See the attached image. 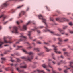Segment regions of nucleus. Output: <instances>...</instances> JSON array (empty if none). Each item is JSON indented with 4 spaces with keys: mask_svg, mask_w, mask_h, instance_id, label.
Here are the masks:
<instances>
[{
    "mask_svg": "<svg viewBox=\"0 0 73 73\" xmlns=\"http://www.w3.org/2000/svg\"><path fill=\"white\" fill-rule=\"evenodd\" d=\"M65 35L66 36H69V35L67 33H66L65 34Z\"/></svg>",
    "mask_w": 73,
    "mask_h": 73,
    "instance_id": "49",
    "label": "nucleus"
},
{
    "mask_svg": "<svg viewBox=\"0 0 73 73\" xmlns=\"http://www.w3.org/2000/svg\"><path fill=\"white\" fill-rule=\"evenodd\" d=\"M37 43H38V44H41V42L39 41H38Z\"/></svg>",
    "mask_w": 73,
    "mask_h": 73,
    "instance_id": "40",
    "label": "nucleus"
},
{
    "mask_svg": "<svg viewBox=\"0 0 73 73\" xmlns=\"http://www.w3.org/2000/svg\"><path fill=\"white\" fill-rule=\"evenodd\" d=\"M70 33L71 34H72L73 33V31H71L70 32Z\"/></svg>",
    "mask_w": 73,
    "mask_h": 73,
    "instance_id": "45",
    "label": "nucleus"
},
{
    "mask_svg": "<svg viewBox=\"0 0 73 73\" xmlns=\"http://www.w3.org/2000/svg\"><path fill=\"white\" fill-rule=\"evenodd\" d=\"M37 31L38 33H41V31L40 30H37Z\"/></svg>",
    "mask_w": 73,
    "mask_h": 73,
    "instance_id": "44",
    "label": "nucleus"
},
{
    "mask_svg": "<svg viewBox=\"0 0 73 73\" xmlns=\"http://www.w3.org/2000/svg\"><path fill=\"white\" fill-rule=\"evenodd\" d=\"M19 28V29H21V28H20V26L19 25L18 26Z\"/></svg>",
    "mask_w": 73,
    "mask_h": 73,
    "instance_id": "61",
    "label": "nucleus"
},
{
    "mask_svg": "<svg viewBox=\"0 0 73 73\" xmlns=\"http://www.w3.org/2000/svg\"><path fill=\"white\" fill-rule=\"evenodd\" d=\"M38 16L40 19L42 20L43 22V23L45 24L46 26L45 30H44V32H48H48H50L51 33L52 35H54V36H61V35L58 34H56L53 31H52L48 29V26L46 24V19H43V17L42 15H41V14H40Z\"/></svg>",
    "mask_w": 73,
    "mask_h": 73,
    "instance_id": "1",
    "label": "nucleus"
},
{
    "mask_svg": "<svg viewBox=\"0 0 73 73\" xmlns=\"http://www.w3.org/2000/svg\"><path fill=\"white\" fill-rule=\"evenodd\" d=\"M61 64V63L60 62H59L58 63V65H60Z\"/></svg>",
    "mask_w": 73,
    "mask_h": 73,
    "instance_id": "60",
    "label": "nucleus"
},
{
    "mask_svg": "<svg viewBox=\"0 0 73 73\" xmlns=\"http://www.w3.org/2000/svg\"><path fill=\"white\" fill-rule=\"evenodd\" d=\"M69 25H70L71 26L73 25V23L72 22H70L69 23Z\"/></svg>",
    "mask_w": 73,
    "mask_h": 73,
    "instance_id": "36",
    "label": "nucleus"
},
{
    "mask_svg": "<svg viewBox=\"0 0 73 73\" xmlns=\"http://www.w3.org/2000/svg\"><path fill=\"white\" fill-rule=\"evenodd\" d=\"M64 68H66V69L64 70V72L65 73H68V69H70V68H68V67H67V66H64Z\"/></svg>",
    "mask_w": 73,
    "mask_h": 73,
    "instance_id": "12",
    "label": "nucleus"
},
{
    "mask_svg": "<svg viewBox=\"0 0 73 73\" xmlns=\"http://www.w3.org/2000/svg\"><path fill=\"white\" fill-rule=\"evenodd\" d=\"M50 21H54V20H53V18H50Z\"/></svg>",
    "mask_w": 73,
    "mask_h": 73,
    "instance_id": "33",
    "label": "nucleus"
},
{
    "mask_svg": "<svg viewBox=\"0 0 73 73\" xmlns=\"http://www.w3.org/2000/svg\"><path fill=\"white\" fill-rule=\"evenodd\" d=\"M52 58L54 59V60H56V58H55V57H53Z\"/></svg>",
    "mask_w": 73,
    "mask_h": 73,
    "instance_id": "59",
    "label": "nucleus"
},
{
    "mask_svg": "<svg viewBox=\"0 0 73 73\" xmlns=\"http://www.w3.org/2000/svg\"><path fill=\"white\" fill-rule=\"evenodd\" d=\"M58 30L60 31V32L61 33V34H62V35H64L65 34V32L64 31H63V32H62V31H63V30H61V29H58Z\"/></svg>",
    "mask_w": 73,
    "mask_h": 73,
    "instance_id": "14",
    "label": "nucleus"
},
{
    "mask_svg": "<svg viewBox=\"0 0 73 73\" xmlns=\"http://www.w3.org/2000/svg\"><path fill=\"white\" fill-rule=\"evenodd\" d=\"M58 69L59 70V71H61V70H62L60 68H58Z\"/></svg>",
    "mask_w": 73,
    "mask_h": 73,
    "instance_id": "54",
    "label": "nucleus"
},
{
    "mask_svg": "<svg viewBox=\"0 0 73 73\" xmlns=\"http://www.w3.org/2000/svg\"><path fill=\"white\" fill-rule=\"evenodd\" d=\"M15 12V9H12L11 11V12L13 13H14Z\"/></svg>",
    "mask_w": 73,
    "mask_h": 73,
    "instance_id": "29",
    "label": "nucleus"
},
{
    "mask_svg": "<svg viewBox=\"0 0 73 73\" xmlns=\"http://www.w3.org/2000/svg\"><path fill=\"white\" fill-rule=\"evenodd\" d=\"M3 72V71L1 70V69H0V72Z\"/></svg>",
    "mask_w": 73,
    "mask_h": 73,
    "instance_id": "62",
    "label": "nucleus"
},
{
    "mask_svg": "<svg viewBox=\"0 0 73 73\" xmlns=\"http://www.w3.org/2000/svg\"><path fill=\"white\" fill-rule=\"evenodd\" d=\"M31 32H32V31H29L28 33L27 34V35L28 36H29L30 39H32V37H31Z\"/></svg>",
    "mask_w": 73,
    "mask_h": 73,
    "instance_id": "11",
    "label": "nucleus"
},
{
    "mask_svg": "<svg viewBox=\"0 0 73 73\" xmlns=\"http://www.w3.org/2000/svg\"><path fill=\"white\" fill-rule=\"evenodd\" d=\"M10 61H11V62H15V60H13L12 59V58L11 57H10Z\"/></svg>",
    "mask_w": 73,
    "mask_h": 73,
    "instance_id": "27",
    "label": "nucleus"
},
{
    "mask_svg": "<svg viewBox=\"0 0 73 73\" xmlns=\"http://www.w3.org/2000/svg\"><path fill=\"white\" fill-rule=\"evenodd\" d=\"M7 23H8V21L4 23V24H6Z\"/></svg>",
    "mask_w": 73,
    "mask_h": 73,
    "instance_id": "56",
    "label": "nucleus"
},
{
    "mask_svg": "<svg viewBox=\"0 0 73 73\" xmlns=\"http://www.w3.org/2000/svg\"><path fill=\"white\" fill-rule=\"evenodd\" d=\"M53 47H54V52L57 54H61L62 52L61 51H58V49L57 48V46L55 45H53L52 46Z\"/></svg>",
    "mask_w": 73,
    "mask_h": 73,
    "instance_id": "6",
    "label": "nucleus"
},
{
    "mask_svg": "<svg viewBox=\"0 0 73 73\" xmlns=\"http://www.w3.org/2000/svg\"><path fill=\"white\" fill-rule=\"evenodd\" d=\"M60 62H61L62 63H65V62L62 60H61L60 61Z\"/></svg>",
    "mask_w": 73,
    "mask_h": 73,
    "instance_id": "38",
    "label": "nucleus"
},
{
    "mask_svg": "<svg viewBox=\"0 0 73 73\" xmlns=\"http://www.w3.org/2000/svg\"><path fill=\"white\" fill-rule=\"evenodd\" d=\"M52 63H53V65H54V64H56V62L53 61Z\"/></svg>",
    "mask_w": 73,
    "mask_h": 73,
    "instance_id": "48",
    "label": "nucleus"
},
{
    "mask_svg": "<svg viewBox=\"0 0 73 73\" xmlns=\"http://www.w3.org/2000/svg\"><path fill=\"white\" fill-rule=\"evenodd\" d=\"M22 47H23V46H17V48H22Z\"/></svg>",
    "mask_w": 73,
    "mask_h": 73,
    "instance_id": "46",
    "label": "nucleus"
},
{
    "mask_svg": "<svg viewBox=\"0 0 73 73\" xmlns=\"http://www.w3.org/2000/svg\"><path fill=\"white\" fill-rule=\"evenodd\" d=\"M46 8L47 9H48V11H50V10H49V8L47 6H46Z\"/></svg>",
    "mask_w": 73,
    "mask_h": 73,
    "instance_id": "43",
    "label": "nucleus"
},
{
    "mask_svg": "<svg viewBox=\"0 0 73 73\" xmlns=\"http://www.w3.org/2000/svg\"><path fill=\"white\" fill-rule=\"evenodd\" d=\"M56 19V21H59L60 23H62L64 22V21H69L68 19L64 18H57Z\"/></svg>",
    "mask_w": 73,
    "mask_h": 73,
    "instance_id": "5",
    "label": "nucleus"
},
{
    "mask_svg": "<svg viewBox=\"0 0 73 73\" xmlns=\"http://www.w3.org/2000/svg\"><path fill=\"white\" fill-rule=\"evenodd\" d=\"M68 41V39H66L64 40V41L65 42H66L67 41Z\"/></svg>",
    "mask_w": 73,
    "mask_h": 73,
    "instance_id": "37",
    "label": "nucleus"
},
{
    "mask_svg": "<svg viewBox=\"0 0 73 73\" xmlns=\"http://www.w3.org/2000/svg\"><path fill=\"white\" fill-rule=\"evenodd\" d=\"M1 60H3L1 62V63L2 64H3L4 62V61H5L6 60V59L5 58H1Z\"/></svg>",
    "mask_w": 73,
    "mask_h": 73,
    "instance_id": "21",
    "label": "nucleus"
},
{
    "mask_svg": "<svg viewBox=\"0 0 73 73\" xmlns=\"http://www.w3.org/2000/svg\"><path fill=\"white\" fill-rule=\"evenodd\" d=\"M19 23H20V22H19V21H17V24H19Z\"/></svg>",
    "mask_w": 73,
    "mask_h": 73,
    "instance_id": "47",
    "label": "nucleus"
},
{
    "mask_svg": "<svg viewBox=\"0 0 73 73\" xmlns=\"http://www.w3.org/2000/svg\"><path fill=\"white\" fill-rule=\"evenodd\" d=\"M32 44H33V45L34 46H35V43H32Z\"/></svg>",
    "mask_w": 73,
    "mask_h": 73,
    "instance_id": "57",
    "label": "nucleus"
},
{
    "mask_svg": "<svg viewBox=\"0 0 73 73\" xmlns=\"http://www.w3.org/2000/svg\"><path fill=\"white\" fill-rule=\"evenodd\" d=\"M31 21H29L26 24V25H23V29L27 30V25H28L29 24H31Z\"/></svg>",
    "mask_w": 73,
    "mask_h": 73,
    "instance_id": "8",
    "label": "nucleus"
},
{
    "mask_svg": "<svg viewBox=\"0 0 73 73\" xmlns=\"http://www.w3.org/2000/svg\"><path fill=\"white\" fill-rule=\"evenodd\" d=\"M27 44H28V45H31V44H30V43H29V42H27Z\"/></svg>",
    "mask_w": 73,
    "mask_h": 73,
    "instance_id": "51",
    "label": "nucleus"
},
{
    "mask_svg": "<svg viewBox=\"0 0 73 73\" xmlns=\"http://www.w3.org/2000/svg\"><path fill=\"white\" fill-rule=\"evenodd\" d=\"M6 16H5V15H4L3 14L2 15L0 16V18H1V17H3V21H4V20L5 19V18H6Z\"/></svg>",
    "mask_w": 73,
    "mask_h": 73,
    "instance_id": "13",
    "label": "nucleus"
},
{
    "mask_svg": "<svg viewBox=\"0 0 73 73\" xmlns=\"http://www.w3.org/2000/svg\"><path fill=\"white\" fill-rule=\"evenodd\" d=\"M64 55L65 56H70L69 53L68 52H64Z\"/></svg>",
    "mask_w": 73,
    "mask_h": 73,
    "instance_id": "16",
    "label": "nucleus"
},
{
    "mask_svg": "<svg viewBox=\"0 0 73 73\" xmlns=\"http://www.w3.org/2000/svg\"><path fill=\"white\" fill-rule=\"evenodd\" d=\"M8 38H9V39H11L12 38V37H8Z\"/></svg>",
    "mask_w": 73,
    "mask_h": 73,
    "instance_id": "58",
    "label": "nucleus"
},
{
    "mask_svg": "<svg viewBox=\"0 0 73 73\" xmlns=\"http://www.w3.org/2000/svg\"><path fill=\"white\" fill-rule=\"evenodd\" d=\"M8 4L7 3H5L3 5V7H7L8 5Z\"/></svg>",
    "mask_w": 73,
    "mask_h": 73,
    "instance_id": "20",
    "label": "nucleus"
},
{
    "mask_svg": "<svg viewBox=\"0 0 73 73\" xmlns=\"http://www.w3.org/2000/svg\"><path fill=\"white\" fill-rule=\"evenodd\" d=\"M66 50L65 48L63 49H62L63 51H66Z\"/></svg>",
    "mask_w": 73,
    "mask_h": 73,
    "instance_id": "50",
    "label": "nucleus"
},
{
    "mask_svg": "<svg viewBox=\"0 0 73 73\" xmlns=\"http://www.w3.org/2000/svg\"><path fill=\"white\" fill-rule=\"evenodd\" d=\"M29 9V8L28 7L27 9H26V11H28V9Z\"/></svg>",
    "mask_w": 73,
    "mask_h": 73,
    "instance_id": "63",
    "label": "nucleus"
},
{
    "mask_svg": "<svg viewBox=\"0 0 73 73\" xmlns=\"http://www.w3.org/2000/svg\"><path fill=\"white\" fill-rule=\"evenodd\" d=\"M17 60L18 62H19V61H20V59H19V58H17Z\"/></svg>",
    "mask_w": 73,
    "mask_h": 73,
    "instance_id": "41",
    "label": "nucleus"
},
{
    "mask_svg": "<svg viewBox=\"0 0 73 73\" xmlns=\"http://www.w3.org/2000/svg\"><path fill=\"white\" fill-rule=\"evenodd\" d=\"M44 44H46V45H50V44H49V43L46 42H44Z\"/></svg>",
    "mask_w": 73,
    "mask_h": 73,
    "instance_id": "32",
    "label": "nucleus"
},
{
    "mask_svg": "<svg viewBox=\"0 0 73 73\" xmlns=\"http://www.w3.org/2000/svg\"><path fill=\"white\" fill-rule=\"evenodd\" d=\"M25 13V11H21L19 14V17H18V18H19L21 17V16L24 15Z\"/></svg>",
    "mask_w": 73,
    "mask_h": 73,
    "instance_id": "9",
    "label": "nucleus"
},
{
    "mask_svg": "<svg viewBox=\"0 0 73 73\" xmlns=\"http://www.w3.org/2000/svg\"><path fill=\"white\" fill-rule=\"evenodd\" d=\"M23 6H24L23 5H22V6H20L18 7H17V8H19V9L21 8V7H23Z\"/></svg>",
    "mask_w": 73,
    "mask_h": 73,
    "instance_id": "30",
    "label": "nucleus"
},
{
    "mask_svg": "<svg viewBox=\"0 0 73 73\" xmlns=\"http://www.w3.org/2000/svg\"><path fill=\"white\" fill-rule=\"evenodd\" d=\"M70 67L71 68H73V66H72V64H73V61H72L71 62H70Z\"/></svg>",
    "mask_w": 73,
    "mask_h": 73,
    "instance_id": "17",
    "label": "nucleus"
},
{
    "mask_svg": "<svg viewBox=\"0 0 73 73\" xmlns=\"http://www.w3.org/2000/svg\"><path fill=\"white\" fill-rule=\"evenodd\" d=\"M48 65L49 67H50V68H52V70H53V68L52 67V66H51V65H50V63H48Z\"/></svg>",
    "mask_w": 73,
    "mask_h": 73,
    "instance_id": "23",
    "label": "nucleus"
},
{
    "mask_svg": "<svg viewBox=\"0 0 73 73\" xmlns=\"http://www.w3.org/2000/svg\"><path fill=\"white\" fill-rule=\"evenodd\" d=\"M11 70L12 71V72L11 73H14V72H13V70H13V69L12 68H11Z\"/></svg>",
    "mask_w": 73,
    "mask_h": 73,
    "instance_id": "39",
    "label": "nucleus"
},
{
    "mask_svg": "<svg viewBox=\"0 0 73 73\" xmlns=\"http://www.w3.org/2000/svg\"><path fill=\"white\" fill-rule=\"evenodd\" d=\"M13 46L14 48H15V47H16V44H14L13 45Z\"/></svg>",
    "mask_w": 73,
    "mask_h": 73,
    "instance_id": "53",
    "label": "nucleus"
},
{
    "mask_svg": "<svg viewBox=\"0 0 73 73\" xmlns=\"http://www.w3.org/2000/svg\"><path fill=\"white\" fill-rule=\"evenodd\" d=\"M10 65L11 66H13V64H10Z\"/></svg>",
    "mask_w": 73,
    "mask_h": 73,
    "instance_id": "64",
    "label": "nucleus"
},
{
    "mask_svg": "<svg viewBox=\"0 0 73 73\" xmlns=\"http://www.w3.org/2000/svg\"><path fill=\"white\" fill-rule=\"evenodd\" d=\"M44 52H42L40 53L37 54H38V56H41V55H42V54Z\"/></svg>",
    "mask_w": 73,
    "mask_h": 73,
    "instance_id": "24",
    "label": "nucleus"
},
{
    "mask_svg": "<svg viewBox=\"0 0 73 73\" xmlns=\"http://www.w3.org/2000/svg\"><path fill=\"white\" fill-rule=\"evenodd\" d=\"M42 66L43 67V68H48V66L46 65L45 64H43Z\"/></svg>",
    "mask_w": 73,
    "mask_h": 73,
    "instance_id": "19",
    "label": "nucleus"
},
{
    "mask_svg": "<svg viewBox=\"0 0 73 73\" xmlns=\"http://www.w3.org/2000/svg\"><path fill=\"white\" fill-rule=\"evenodd\" d=\"M37 40V39H35L33 40V41H36Z\"/></svg>",
    "mask_w": 73,
    "mask_h": 73,
    "instance_id": "52",
    "label": "nucleus"
},
{
    "mask_svg": "<svg viewBox=\"0 0 73 73\" xmlns=\"http://www.w3.org/2000/svg\"><path fill=\"white\" fill-rule=\"evenodd\" d=\"M44 48H45V49H46V52H50V51H51V50H52V49H48V48L46 46H44Z\"/></svg>",
    "mask_w": 73,
    "mask_h": 73,
    "instance_id": "15",
    "label": "nucleus"
},
{
    "mask_svg": "<svg viewBox=\"0 0 73 73\" xmlns=\"http://www.w3.org/2000/svg\"><path fill=\"white\" fill-rule=\"evenodd\" d=\"M22 50L23 52H24V53L26 54H29V55L28 56L27 58L25 57H21V58L22 59H23V60L25 59L26 61L28 60L31 61L32 59H33V52H30L29 53H28V52L26 51V50L24 49H23Z\"/></svg>",
    "mask_w": 73,
    "mask_h": 73,
    "instance_id": "2",
    "label": "nucleus"
},
{
    "mask_svg": "<svg viewBox=\"0 0 73 73\" xmlns=\"http://www.w3.org/2000/svg\"><path fill=\"white\" fill-rule=\"evenodd\" d=\"M58 39L59 40V42L58 43V44L60 45L62 44V40L60 38H58Z\"/></svg>",
    "mask_w": 73,
    "mask_h": 73,
    "instance_id": "10",
    "label": "nucleus"
},
{
    "mask_svg": "<svg viewBox=\"0 0 73 73\" xmlns=\"http://www.w3.org/2000/svg\"><path fill=\"white\" fill-rule=\"evenodd\" d=\"M37 29H38V28L36 27L34 29H32V30L33 31H35L37 30Z\"/></svg>",
    "mask_w": 73,
    "mask_h": 73,
    "instance_id": "26",
    "label": "nucleus"
},
{
    "mask_svg": "<svg viewBox=\"0 0 73 73\" xmlns=\"http://www.w3.org/2000/svg\"><path fill=\"white\" fill-rule=\"evenodd\" d=\"M46 70H47V71H48V72H50V70H49V69H46Z\"/></svg>",
    "mask_w": 73,
    "mask_h": 73,
    "instance_id": "55",
    "label": "nucleus"
},
{
    "mask_svg": "<svg viewBox=\"0 0 73 73\" xmlns=\"http://www.w3.org/2000/svg\"><path fill=\"white\" fill-rule=\"evenodd\" d=\"M33 50H36V51H37L38 52H40V50H39L38 48H34Z\"/></svg>",
    "mask_w": 73,
    "mask_h": 73,
    "instance_id": "18",
    "label": "nucleus"
},
{
    "mask_svg": "<svg viewBox=\"0 0 73 73\" xmlns=\"http://www.w3.org/2000/svg\"><path fill=\"white\" fill-rule=\"evenodd\" d=\"M10 68L8 67V68H5V70H6V71H8L10 69Z\"/></svg>",
    "mask_w": 73,
    "mask_h": 73,
    "instance_id": "28",
    "label": "nucleus"
},
{
    "mask_svg": "<svg viewBox=\"0 0 73 73\" xmlns=\"http://www.w3.org/2000/svg\"><path fill=\"white\" fill-rule=\"evenodd\" d=\"M68 26H66L63 27V29H66V28H68Z\"/></svg>",
    "mask_w": 73,
    "mask_h": 73,
    "instance_id": "34",
    "label": "nucleus"
},
{
    "mask_svg": "<svg viewBox=\"0 0 73 73\" xmlns=\"http://www.w3.org/2000/svg\"><path fill=\"white\" fill-rule=\"evenodd\" d=\"M12 33H15L16 34L19 33L18 31V28L16 26H14L13 28V30L11 31Z\"/></svg>",
    "mask_w": 73,
    "mask_h": 73,
    "instance_id": "7",
    "label": "nucleus"
},
{
    "mask_svg": "<svg viewBox=\"0 0 73 73\" xmlns=\"http://www.w3.org/2000/svg\"><path fill=\"white\" fill-rule=\"evenodd\" d=\"M7 37H4V42L0 41V48H3L2 45L4 44V43H9V44H11L12 42L11 40H10L9 41H7L6 40V39H7Z\"/></svg>",
    "mask_w": 73,
    "mask_h": 73,
    "instance_id": "3",
    "label": "nucleus"
},
{
    "mask_svg": "<svg viewBox=\"0 0 73 73\" xmlns=\"http://www.w3.org/2000/svg\"><path fill=\"white\" fill-rule=\"evenodd\" d=\"M9 52V50L6 51L4 52V54H7V53H8V52Z\"/></svg>",
    "mask_w": 73,
    "mask_h": 73,
    "instance_id": "31",
    "label": "nucleus"
},
{
    "mask_svg": "<svg viewBox=\"0 0 73 73\" xmlns=\"http://www.w3.org/2000/svg\"><path fill=\"white\" fill-rule=\"evenodd\" d=\"M23 34L21 33V36L20 37V39L18 40V42H16V44H17L19 43V42L21 41H23V40H26L27 39V38L26 36H23Z\"/></svg>",
    "mask_w": 73,
    "mask_h": 73,
    "instance_id": "4",
    "label": "nucleus"
},
{
    "mask_svg": "<svg viewBox=\"0 0 73 73\" xmlns=\"http://www.w3.org/2000/svg\"><path fill=\"white\" fill-rule=\"evenodd\" d=\"M44 27L43 26H40L39 27V28H40V29L43 28H44Z\"/></svg>",
    "mask_w": 73,
    "mask_h": 73,
    "instance_id": "42",
    "label": "nucleus"
},
{
    "mask_svg": "<svg viewBox=\"0 0 73 73\" xmlns=\"http://www.w3.org/2000/svg\"><path fill=\"white\" fill-rule=\"evenodd\" d=\"M21 68H24V69H26L27 68V65H25V66H21L20 67Z\"/></svg>",
    "mask_w": 73,
    "mask_h": 73,
    "instance_id": "22",
    "label": "nucleus"
},
{
    "mask_svg": "<svg viewBox=\"0 0 73 73\" xmlns=\"http://www.w3.org/2000/svg\"><path fill=\"white\" fill-rule=\"evenodd\" d=\"M60 58L62 59L64 58V56H62V55H61L60 56V57H59V56L58 57V58Z\"/></svg>",
    "mask_w": 73,
    "mask_h": 73,
    "instance_id": "25",
    "label": "nucleus"
},
{
    "mask_svg": "<svg viewBox=\"0 0 73 73\" xmlns=\"http://www.w3.org/2000/svg\"><path fill=\"white\" fill-rule=\"evenodd\" d=\"M23 0H10V1H23Z\"/></svg>",
    "mask_w": 73,
    "mask_h": 73,
    "instance_id": "35",
    "label": "nucleus"
}]
</instances>
